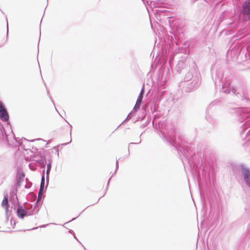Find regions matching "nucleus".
<instances>
[{
    "label": "nucleus",
    "instance_id": "obj_1",
    "mask_svg": "<svg viewBox=\"0 0 250 250\" xmlns=\"http://www.w3.org/2000/svg\"><path fill=\"white\" fill-rule=\"evenodd\" d=\"M242 13L244 15H250V0L245 1L243 3Z\"/></svg>",
    "mask_w": 250,
    "mask_h": 250
},
{
    "label": "nucleus",
    "instance_id": "obj_2",
    "mask_svg": "<svg viewBox=\"0 0 250 250\" xmlns=\"http://www.w3.org/2000/svg\"><path fill=\"white\" fill-rule=\"evenodd\" d=\"M0 118L4 121H7L8 120L7 111L2 105H0Z\"/></svg>",
    "mask_w": 250,
    "mask_h": 250
},
{
    "label": "nucleus",
    "instance_id": "obj_3",
    "mask_svg": "<svg viewBox=\"0 0 250 250\" xmlns=\"http://www.w3.org/2000/svg\"><path fill=\"white\" fill-rule=\"evenodd\" d=\"M242 174L247 183V184L250 187V171L247 169L242 170Z\"/></svg>",
    "mask_w": 250,
    "mask_h": 250
},
{
    "label": "nucleus",
    "instance_id": "obj_4",
    "mask_svg": "<svg viewBox=\"0 0 250 250\" xmlns=\"http://www.w3.org/2000/svg\"><path fill=\"white\" fill-rule=\"evenodd\" d=\"M144 93V90H142L139 96H138L136 104L134 106V109H137L140 108V106L141 104L142 99H143V95Z\"/></svg>",
    "mask_w": 250,
    "mask_h": 250
},
{
    "label": "nucleus",
    "instance_id": "obj_5",
    "mask_svg": "<svg viewBox=\"0 0 250 250\" xmlns=\"http://www.w3.org/2000/svg\"><path fill=\"white\" fill-rule=\"evenodd\" d=\"M27 214V211L25 210L22 207H20L17 210V215L19 217L23 218Z\"/></svg>",
    "mask_w": 250,
    "mask_h": 250
},
{
    "label": "nucleus",
    "instance_id": "obj_6",
    "mask_svg": "<svg viewBox=\"0 0 250 250\" xmlns=\"http://www.w3.org/2000/svg\"><path fill=\"white\" fill-rule=\"evenodd\" d=\"M44 178L43 177L42 178V182H41V186H40V190H39V194H38V200H40L42 197V194L43 193V188H44Z\"/></svg>",
    "mask_w": 250,
    "mask_h": 250
},
{
    "label": "nucleus",
    "instance_id": "obj_7",
    "mask_svg": "<svg viewBox=\"0 0 250 250\" xmlns=\"http://www.w3.org/2000/svg\"><path fill=\"white\" fill-rule=\"evenodd\" d=\"M1 206L3 208H4L6 211L8 210L9 205H8V201L7 197H5L1 203Z\"/></svg>",
    "mask_w": 250,
    "mask_h": 250
},
{
    "label": "nucleus",
    "instance_id": "obj_8",
    "mask_svg": "<svg viewBox=\"0 0 250 250\" xmlns=\"http://www.w3.org/2000/svg\"><path fill=\"white\" fill-rule=\"evenodd\" d=\"M50 167H51V166H50V165L47 166V173H48V172H49V170H50Z\"/></svg>",
    "mask_w": 250,
    "mask_h": 250
}]
</instances>
